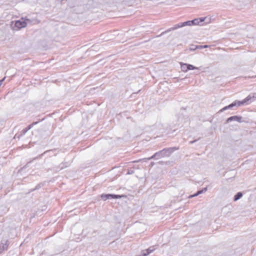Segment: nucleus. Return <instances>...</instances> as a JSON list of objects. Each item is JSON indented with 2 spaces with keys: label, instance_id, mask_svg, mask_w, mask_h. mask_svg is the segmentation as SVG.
I'll list each match as a JSON object with an SVG mask.
<instances>
[{
  "label": "nucleus",
  "instance_id": "obj_1",
  "mask_svg": "<svg viewBox=\"0 0 256 256\" xmlns=\"http://www.w3.org/2000/svg\"><path fill=\"white\" fill-rule=\"evenodd\" d=\"M178 150L177 148H166L162 150L158 151L156 152L153 156L151 157L148 158H145L144 160H150L152 159L158 160L160 158H164V157H168L175 150Z\"/></svg>",
  "mask_w": 256,
  "mask_h": 256
},
{
  "label": "nucleus",
  "instance_id": "obj_2",
  "mask_svg": "<svg viewBox=\"0 0 256 256\" xmlns=\"http://www.w3.org/2000/svg\"><path fill=\"white\" fill-rule=\"evenodd\" d=\"M254 98V96H252L250 95H249L246 98L244 99L243 100H242L241 101L235 100L234 102L232 103L230 105L226 106L223 108H222L220 110V112H222L226 110H227L229 108H230L234 107V106H241L242 105L248 104L252 101Z\"/></svg>",
  "mask_w": 256,
  "mask_h": 256
},
{
  "label": "nucleus",
  "instance_id": "obj_3",
  "mask_svg": "<svg viewBox=\"0 0 256 256\" xmlns=\"http://www.w3.org/2000/svg\"><path fill=\"white\" fill-rule=\"evenodd\" d=\"M254 98V96H252L250 95H249L246 98L244 99L243 100H242L241 101L235 100L234 102L232 103L230 105L226 106L223 108H222L220 110V112H222L226 110H227L229 108H230L234 107V106H241L242 105L248 104L252 101Z\"/></svg>",
  "mask_w": 256,
  "mask_h": 256
},
{
  "label": "nucleus",
  "instance_id": "obj_4",
  "mask_svg": "<svg viewBox=\"0 0 256 256\" xmlns=\"http://www.w3.org/2000/svg\"><path fill=\"white\" fill-rule=\"evenodd\" d=\"M27 25V22L22 18L21 20H16L15 22V27L16 28V30H18L22 28H24Z\"/></svg>",
  "mask_w": 256,
  "mask_h": 256
},
{
  "label": "nucleus",
  "instance_id": "obj_5",
  "mask_svg": "<svg viewBox=\"0 0 256 256\" xmlns=\"http://www.w3.org/2000/svg\"><path fill=\"white\" fill-rule=\"evenodd\" d=\"M122 196L112 194H102L101 195V198L104 200H107L112 198H120Z\"/></svg>",
  "mask_w": 256,
  "mask_h": 256
},
{
  "label": "nucleus",
  "instance_id": "obj_6",
  "mask_svg": "<svg viewBox=\"0 0 256 256\" xmlns=\"http://www.w3.org/2000/svg\"><path fill=\"white\" fill-rule=\"evenodd\" d=\"M8 244V242L6 240H3L1 242V244H0V253L7 250Z\"/></svg>",
  "mask_w": 256,
  "mask_h": 256
},
{
  "label": "nucleus",
  "instance_id": "obj_7",
  "mask_svg": "<svg viewBox=\"0 0 256 256\" xmlns=\"http://www.w3.org/2000/svg\"><path fill=\"white\" fill-rule=\"evenodd\" d=\"M154 250H155V248H154V246L150 247L147 250H144L142 251L141 254L137 255L136 256H147L150 254L151 252H154Z\"/></svg>",
  "mask_w": 256,
  "mask_h": 256
},
{
  "label": "nucleus",
  "instance_id": "obj_8",
  "mask_svg": "<svg viewBox=\"0 0 256 256\" xmlns=\"http://www.w3.org/2000/svg\"><path fill=\"white\" fill-rule=\"evenodd\" d=\"M232 121H236L238 122H242V117L240 116H232L228 118L226 120L227 122H230Z\"/></svg>",
  "mask_w": 256,
  "mask_h": 256
},
{
  "label": "nucleus",
  "instance_id": "obj_9",
  "mask_svg": "<svg viewBox=\"0 0 256 256\" xmlns=\"http://www.w3.org/2000/svg\"><path fill=\"white\" fill-rule=\"evenodd\" d=\"M180 68H181V70L183 72H186L188 71V64H184V63H182V62H180Z\"/></svg>",
  "mask_w": 256,
  "mask_h": 256
},
{
  "label": "nucleus",
  "instance_id": "obj_10",
  "mask_svg": "<svg viewBox=\"0 0 256 256\" xmlns=\"http://www.w3.org/2000/svg\"><path fill=\"white\" fill-rule=\"evenodd\" d=\"M242 196V194L241 192H238L234 196V201H236Z\"/></svg>",
  "mask_w": 256,
  "mask_h": 256
},
{
  "label": "nucleus",
  "instance_id": "obj_11",
  "mask_svg": "<svg viewBox=\"0 0 256 256\" xmlns=\"http://www.w3.org/2000/svg\"><path fill=\"white\" fill-rule=\"evenodd\" d=\"M182 25L181 22L178 24H175L174 26L171 28V30H177L178 28H182Z\"/></svg>",
  "mask_w": 256,
  "mask_h": 256
},
{
  "label": "nucleus",
  "instance_id": "obj_12",
  "mask_svg": "<svg viewBox=\"0 0 256 256\" xmlns=\"http://www.w3.org/2000/svg\"><path fill=\"white\" fill-rule=\"evenodd\" d=\"M28 130L26 128H24L22 132H21V134H16L15 136V137H18V138H20V136H22V135H24L27 132H28Z\"/></svg>",
  "mask_w": 256,
  "mask_h": 256
},
{
  "label": "nucleus",
  "instance_id": "obj_13",
  "mask_svg": "<svg viewBox=\"0 0 256 256\" xmlns=\"http://www.w3.org/2000/svg\"><path fill=\"white\" fill-rule=\"evenodd\" d=\"M191 22H192L191 20H189V21L185 22H181V24H182V26L184 27V26H192V24H191Z\"/></svg>",
  "mask_w": 256,
  "mask_h": 256
},
{
  "label": "nucleus",
  "instance_id": "obj_14",
  "mask_svg": "<svg viewBox=\"0 0 256 256\" xmlns=\"http://www.w3.org/2000/svg\"><path fill=\"white\" fill-rule=\"evenodd\" d=\"M188 70H197L198 69V68H197V67H195L194 66L192 65V64H188Z\"/></svg>",
  "mask_w": 256,
  "mask_h": 256
},
{
  "label": "nucleus",
  "instance_id": "obj_15",
  "mask_svg": "<svg viewBox=\"0 0 256 256\" xmlns=\"http://www.w3.org/2000/svg\"><path fill=\"white\" fill-rule=\"evenodd\" d=\"M191 24L192 25H198L199 24L198 18L194 19V20H191Z\"/></svg>",
  "mask_w": 256,
  "mask_h": 256
},
{
  "label": "nucleus",
  "instance_id": "obj_16",
  "mask_svg": "<svg viewBox=\"0 0 256 256\" xmlns=\"http://www.w3.org/2000/svg\"><path fill=\"white\" fill-rule=\"evenodd\" d=\"M172 30H171V28H170L162 32L160 35L157 36L156 37H159V36H162V35H163V34H165L166 33H168V32H170V31H172Z\"/></svg>",
  "mask_w": 256,
  "mask_h": 256
},
{
  "label": "nucleus",
  "instance_id": "obj_17",
  "mask_svg": "<svg viewBox=\"0 0 256 256\" xmlns=\"http://www.w3.org/2000/svg\"><path fill=\"white\" fill-rule=\"evenodd\" d=\"M197 47H198V46L192 45L190 46V49L191 50H194L196 49H198Z\"/></svg>",
  "mask_w": 256,
  "mask_h": 256
},
{
  "label": "nucleus",
  "instance_id": "obj_18",
  "mask_svg": "<svg viewBox=\"0 0 256 256\" xmlns=\"http://www.w3.org/2000/svg\"><path fill=\"white\" fill-rule=\"evenodd\" d=\"M209 46H210L208 45H204V46L199 45V46H198V47H197V48L198 49H202V48H208Z\"/></svg>",
  "mask_w": 256,
  "mask_h": 256
},
{
  "label": "nucleus",
  "instance_id": "obj_19",
  "mask_svg": "<svg viewBox=\"0 0 256 256\" xmlns=\"http://www.w3.org/2000/svg\"><path fill=\"white\" fill-rule=\"evenodd\" d=\"M206 18H198V24H200V22H204Z\"/></svg>",
  "mask_w": 256,
  "mask_h": 256
},
{
  "label": "nucleus",
  "instance_id": "obj_20",
  "mask_svg": "<svg viewBox=\"0 0 256 256\" xmlns=\"http://www.w3.org/2000/svg\"><path fill=\"white\" fill-rule=\"evenodd\" d=\"M32 125V124L30 125L28 127L26 128L28 130H30L31 128Z\"/></svg>",
  "mask_w": 256,
  "mask_h": 256
},
{
  "label": "nucleus",
  "instance_id": "obj_21",
  "mask_svg": "<svg viewBox=\"0 0 256 256\" xmlns=\"http://www.w3.org/2000/svg\"><path fill=\"white\" fill-rule=\"evenodd\" d=\"M202 192H203V190H199V191H198V192H197V194H198V195H199L200 194H202Z\"/></svg>",
  "mask_w": 256,
  "mask_h": 256
},
{
  "label": "nucleus",
  "instance_id": "obj_22",
  "mask_svg": "<svg viewBox=\"0 0 256 256\" xmlns=\"http://www.w3.org/2000/svg\"><path fill=\"white\" fill-rule=\"evenodd\" d=\"M198 194H197V192L195 194H193V195H192L190 196V198H192V197H194V196H198Z\"/></svg>",
  "mask_w": 256,
  "mask_h": 256
},
{
  "label": "nucleus",
  "instance_id": "obj_23",
  "mask_svg": "<svg viewBox=\"0 0 256 256\" xmlns=\"http://www.w3.org/2000/svg\"><path fill=\"white\" fill-rule=\"evenodd\" d=\"M202 190H203V192H206L207 190V188H204Z\"/></svg>",
  "mask_w": 256,
  "mask_h": 256
},
{
  "label": "nucleus",
  "instance_id": "obj_24",
  "mask_svg": "<svg viewBox=\"0 0 256 256\" xmlns=\"http://www.w3.org/2000/svg\"><path fill=\"white\" fill-rule=\"evenodd\" d=\"M196 140H193V141H190V144H193V143H194V142H196Z\"/></svg>",
  "mask_w": 256,
  "mask_h": 256
},
{
  "label": "nucleus",
  "instance_id": "obj_25",
  "mask_svg": "<svg viewBox=\"0 0 256 256\" xmlns=\"http://www.w3.org/2000/svg\"><path fill=\"white\" fill-rule=\"evenodd\" d=\"M27 21H30V20L28 19H26V20Z\"/></svg>",
  "mask_w": 256,
  "mask_h": 256
}]
</instances>
